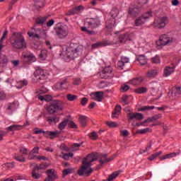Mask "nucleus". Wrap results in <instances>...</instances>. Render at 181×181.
Segmentation results:
<instances>
[{
	"label": "nucleus",
	"mask_w": 181,
	"mask_h": 181,
	"mask_svg": "<svg viewBox=\"0 0 181 181\" xmlns=\"http://www.w3.org/2000/svg\"><path fill=\"white\" fill-rule=\"evenodd\" d=\"M84 24L87 27H81L82 32H86L87 35L92 36L96 35L94 29H97V28L101 26V20L98 17L88 18L84 20Z\"/></svg>",
	"instance_id": "1"
},
{
	"label": "nucleus",
	"mask_w": 181,
	"mask_h": 181,
	"mask_svg": "<svg viewBox=\"0 0 181 181\" xmlns=\"http://www.w3.org/2000/svg\"><path fill=\"white\" fill-rule=\"evenodd\" d=\"M10 43L13 49H16L17 50L26 49V41L21 33H13L10 37Z\"/></svg>",
	"instance_id": "2"
},
{
	"label": "nucleus",
	"mask_w": 181,
	"mask_h": 181,
	"mask_svg": "<svg viewBox=\"0 0 181 181\" xmlns=\"http://www.w3.org/2000/svg\"><path fill=\"white\" fill-rule=\"evenodd\" d=\"M29 37L33 39H46L47 35L46 31L40 28H36V25H34V28H32L31 31L28 32Z\"/></svg>",
	"instance_id": "3"
},
{
	"label": "nucleus",
	"mask_w": 181,
	"mask_h": 181,
	"mask_svg": "<svg viewBox=\"0 0 181 181\" xmlns=\"http://www.w3.org/2000/svg\"><path fill=\"white\" fill-rule=\"evenodd\" d=\"M64 104L60 100H54L51 104L47 106V111L51 115L55 114L56 111H63Z\"/></svg>",
	"instance_id": "4"
},
{
	"label": "nucleus",
	"mask_w": 181,
	"mask_h": 181,
	"mask_svg": "<svg viewBox=\"0 0 181 181\" xmlns=\"http://www.w3.org/2000/svg\"><path fill=\"white\" fill-rule=\"evenodd\" d=\"M94 172V169L91 168L88 163L86 161L82 162L81 166L78 170V175L79 176H85L86 177H88L90 173Z\"/></svg>",
	"instance_id": "5"
},
{
	"label": "nucleus",
	"mask_w": 181,
	"mask_h": 181,
	"mask_svg": "<svg viewBox=\"0 0 181 181\" xmlns=\"http://www.w3.org/2000/svg\"><path fill=\"white\" fill-rule=\"evenodd\" d=\"M33 134L38 135L39 134H43V136L47 138V136H50V139H54V138H57V135L62 134V132L56 130L54 132L50 131H43L42 129H39L37 127L33 129Z\"/></svg>",
	"instance_id": "6"
},
{
	"label": "nucleus",
	"mask_w": 181,
	"mask_h": 181,
	"mask_svg": "<svg viewBox=\"0 0 181 181\" xmlns=\"http://www.w3.org/2000/svg\"><path fill=\"white\" fill-rule=\"evenodd\" d=\"M168 23H169L168 17H158L154 21L153 26L157 29H162V28H165Z\"/></svg>",
	"instance_id": "7"
},
{
	"label": "nucleus",
	"mask_w": 181,
	"mask_h": 181,
	"mask_svg": "<svg viewBox=\"0 0 181 181\" xmlns=\"http://www.w3.org/2000/svg\"><path fill=\"white\" fill-rule=\"evenodd\" d=\"M101 78H112L114 77V72L112 67L106 66L103 69V70L100 74Z\"/></svg>",
	"instance_id": "8"
},
{
	"label": "nucleus",
	"mask_w": 181,
	"mask_h": 181,
	"mask_svg": "<svg viewBox=\"0 0 181 181\" xmlns=\"http://www.w3.org/2000/svg\"><path fill=\"white\" fill-rule=\"evenodd\" d=\"M54 30L58 37L60 39H64V37L69 35V31H67V29H66V28L62 25L57 26L54 28Z\"/></svg>",
	"instance_id": "9"
},
{
	"label": "nucleus",
	"mask_w": 181,
	"mask_h": 181,
	"mask_svg": "<svg viewBox=\"0 0 181 181\" xmlns=\"http://www.w3.org/2000/svg\"><path fill=\"white\" fill-rule=\"evenodd\" d=\"M173 42V40L169 37L163 35L160 37V39L156 41V44L158 47H160V46H166V45H170V43H172Z\"/></svg>",
	"instance_id": "10"
},
{
	"label": "nucleus",
	"mask_w": 181,
	"mask_h": 181,
	"mask_svg": "<svg viewBox=\"0 0 181 181\" xmlns=\"http://www.w3.org/2000/svg\"><path fill=\"white\" fill-rule=\"evenodd\" d=\"M66 56L68 57V59H76V57H78V48H73L69 47L68 49H66Z\"/></svg>",
	"instance_id": "11"
},
{
	"label": "nucleus",
	"mask_w": 181,
	"mask_h": 181,
	"mask_svg": "<svg viewBox=\"0 0 181 181\" xmlns=\"http://www.w3.org/2000/svg\"><path fill=\"white\" fill-rule=\"evenodd\" d=\"M118 39V41L113 42L114 45H124V43H127L128 40H132V38H131V35H129V34L128 33H124L119 35Z\"/></svg>",
	"instance_id": "12"
},
{
	"label": "nucleus",
	"mask_w": 181,
	"mask_h": 181,
	"mask_svg": "<svg viewBox=\"0 0 181 181\" xmlns=\"http://www.w3.org/2000/svg\"><path fill=\"white\" fill-rule=\"evenodd\" d=\"M97 159H98V154L97 153H92L88 154V156L84 158L82 162H86V163H88V165L91 166V163H93V162H95Z\"/></svg>",
	"instance_id": "13"
},
{
	"label": "nucleus",
	"mask_w": 181,
	"mask_h": 181,
	"mask_svg": "<svg viewBox=\"0 0 181 181\" xmlns=\"http://www.w3.org/2000/svg\"><path fill=\"white\" fill-rule=\"evenodd\" d=\"M36 80H45L46 78V75L45 74V71L43 69H37L34 72Z\"/></svg>",
	"instance_id": "14"
},
{
	"label": "nucleus",
	"mask_w": 181,
	"mask_h": 181,
	"mask_svg": "<svg viewBox=\"0 0 181 181\" xmlns=\"http://www.w3.org/2000/svg\"><path fill=\"white\" fill-rule=\"evenodd\" d=\"M112 45H114V42L106 40V41H104L103 42H96L95 44H93L92 48L97 49L98 47H100V46H111Z\"/></svg>",
	"instance_id": "15"
},
{
	"label": "nucleus",
	"mask_w": 181,
	"mask_h": 181,
	"mask_svg": "<svg viewBox=\"0 0 181 181\" xmlns=\"http://www.w3.org/2000/svg\"><path fill=\"white\" fill-rule=\"evenodd\" d=\"M128 63H129V58L127 57H122L121 59L117 63V66L119 69L123 70L124 67H125V64Z\"/></svg>",
	"instance_id": "16"
},
{
	"label": "nucleus",
	"mask_w": 181,
	"mask_h": 181,
	"mask_svg": "<svg viewBox=\"0 0 181 181\" xmlns=\"http://www.w3.org/2000/svg\"><path fill=\"white\" fill-rule=\"evenodd\" d=\"M127 117L129 119H138V121L144 119V115L142 113H129Z\"/></svg>",
	"instance_id": "17"
},
{
	"label": "nucleus",
	"mask_w": 181,
	"mask_h": 181,
	"mask_svg": "<svg viewBox=\"0 0 181 181\" xmlns=\"http://www.w3.org/2000/svg\"><path fill=\"white\" fill-rule=\"evenodd\" d=\"M181 88L180 87H175L173 88L171 91V95L173 97V100H175L176 97H179L181 94Z\"/></svg>",
	"instance_id": "18"
},
{
	"label": "nucleus",
	"mask_w": 181,
	"mask_h": 181,
	"mask_svg": "<svg viewBox=\"0 0 181 181\" xmlns=\"http://www.w3.org/2000/svg\"><path fill=\"white\" fill-rule=\"evenodd\" d=\"M141 12V8L138 6H136L134 8H130L129 10V13L131 15V16H133L135 18V16H138V14Z\"/></svg>",
	"instance_id": "19"
},
{
	"label": "nucleus",
	"mask_w": 181,
	"mask_h": 181,
	"mask_svg": "<svg viewBox=\"0 0 181 181\" xmlns=\"http://www.w3.org/2000/svg\"><path fill=\"white\" fill-rule=\"evenodd\" d=\"M175 72V66H166L164 69L163 76L168 77L172 73Z\"/></svg>",
	"instance_id": "20"
},
{
	"label": "nucleus",
	"mask_w": 181,
	"mask_h": 181,
	"mask_svg": "<svg viewBox=\"0 0 181 181\" xmlns=\"http://www.w3.org/2000/svg\"><path fill=\"white\" fill-rule=\"evenodd\" d=\"M47 177L45 180V181H54L56 179V175L52 170H47Z\"/></svg>",
	"instance_id": "21"
},
{
	"label": "nucleus",
	"mask_w": 181,
	"mask_h": 181,
	"mask_svg": "<svg viewBox=\"0 0 181 181\" xmlns=\"http://www.w3.org/2000/svg\"><path fill=\"white\" fill-rule=\"evenodd\" d=\"M158 76V70L156 69H150L146 73V76L148 78H153Z\"/></svg>",
	"instance_id": "22"
},
{
	"label": "nucleus",
	"mask_w": 181,
	"mask_h": 181,
	"mask_svg": "<svg viewBox=\"0 0 181 181\" xmlns=\"http://www.w3.org/2000/svg\"><path fill=\"white\" fill-rule=\"evenodd\" d=\"M45 5V0H35L34 8L35 9H40V8H43Z\"/></svg>",
	"instance_id": "23"
},
{
	"label": "nucleus",
	"mask_w": 181,
	"mask_h": 181,
	"mask_svg": "<svg viewBox=\"0 0 181 181\" xmlns=\"http://www.w3.org/2000/svg\"><path fill=\"white\" fill-rule=\"evenodd\" d=\"M93 95L96 101H103V98L104 97V92L98 91L93 93Z\"/></svg>",
	"instance_id": "24"
},
{
	"label": "nucleus",
	"mask_w": 181,
	"mask_h": 181,
	"mask_svg": "<svg viewBox=\"0 0 181 181\" xmlns=\"http://www.w3.org/2000/svg\"><path fill=\"white\" fill-rule=\"evenodd\" d=\"M115 23V20L114 18H110L106 21V28L111 30L114 28V24Z\"/></svg>",
	"instance_id": "25"
},
{
	"label": "nucleus",
	"mask_w": 181,
	"mask_h": 181,
	"mask_svg": "<svg viewBox=\"0 0 181 181\" xmlns=\"http://www.w3.org/2000/svg\"><path fill=\"white\" fill-rule=\"evenodd\" d=\"M145 23V21L142 16L137 18L134 21V26H142Z\"/></svg>",
	"instance_id": "26"
},
{
	"label": "nucleus",
	"mask_w": 181,
	"mask_h": 181,
	"mask_svg": "<svg viewBox=\"0 0 181 181\" xmlns=\"http://www.w3.org/2000/svg\"><path fill=\"white\" fill-rule=\"evenodd\" d=\"M68 124H69V119H66L63 120L58 125L59 129H60L61 131H63V129H64V128H66V127H67Z\"/></svg>",
	"instance_id": "27"
},
{
	"label": "nucleus",
	"mask_w": 181,
	"mask_h": 181,
	"mask_svg": "<svg viewBox=\"0 0 181 181\" xmlns=\"http://www.w3.org/2000/svg\"><path fill=\"white\" fill-rule=\"evenodd\" d=\"M23 126H21L19 124H13L7 128V131H19V129H22Z\"/></svg>",
	"instance_id": "28"
},
{
	"label": "nucleus",
	"mask_w": 181,
	"mask_h": 181,
	"mask_svg": "<svg viewBox=\"0 0 181 181\" xmlns=\"http://www.w3.org/2000/svg\"><path fill=\"white\" fill-rule=\"evenodd\" d=\"M46 21H47V16L38 17L35 19V23L36 25H43Z\"/></svg>",
	"instance_id": "29"
},
{
	"label": "nucleus",
	"mask_w": 181,
	"mask_h": 181,
	"mask_svg": "<svg viewBox=\"0 0 181 181\" xmlns=\"http://www.w3.org/2000/svg\"><path fill=\"white\" fill-rule=\"evenodd\" d=\"M137 62H139L141 66H145V64L147 63L146 58L144 55L139 56L137 58Z\"/></svg>",
	"instance_id": "30"
},
{
	"label": "nucleus",
	"mask_w": 181,
	"mask_h": 181,
	"mask_svg": "<svg viewBox=\"0 0 181 181\" xmlns=\"http://www.w3.org/2000/svg\"><path fill=\"white\" fill-rule=\"evenodd\" d=\"M1 61H0V64L1 66V67H5V66H6V64H8V62H9V60L8 59V57L5 56V55H2L1 57Z\"/></svg>",
	"instance_id": "31"
},
{
	"label": "nucleus",
	"mask_w": 181,
	"mask_h": 181,
	"mask_svg": "<svg viewBox=\"0 0 181 181\" xmlns=\"http://www.w3.org/2000/svg\"><path fill=\"white\" fill-rule=\"evenodd\" d=\"M180 152L168 153V154L163 156L161 159H163H163H170V158H175V156H177V155H180Z\"/></svg>",
	"instance_id": "32"
},
{
	"label": "nucleus",
	"mask_w": 181,
	"mask_h": 181,
	"mask_svg": "<svg viewBox=\"0 0 181 181\" xmlns=\"http://www.w3.org/2000/svg\"><path fill=\"white\" fill-rule=\"evenodd\" d=\"M117 156V155H113L112 156H110L109 158L103 160V159H100L99 162L101 165H103V163H108V162H111L112 161L113 159H115V157Z\"/></svg>",
	"instance_id": "33"
},
{
	"label": "nucleus",
	"mask_w": 181,
	"mask_h": 181,
	"mask_svg": "<svg viewBox=\"0 0 181 181\" xmlns=\"http://www.w3.org/2000/svg\"><path fill=\"white\" fill-rule=\"evenodd\" d=\"M25 59L28 63H33V62L36 61V57L33 56V54H27L25 55Z\"/></svg>",
	"instance_id": "34"
},
{
	"label": "nucleus",
	"mask_w": 181,
	"mask_h": 181,
	"mask_svg": "<svg viewBox=\"0 0 181 181\" xmlns=\"http://www.w3.org/2000/svg\"><path fill=\"white\" fill-rule=\"evenodd\" d=\"M83 145V142L80 144L74 143L71 146L70 150L72 151V152H76V151H78V148Z\"/></svg>",
	"instance_id": "35"
},
{
	"label": "nucleus",
	"mask_w": 181,
	"mask_h": 181,
	"mask_svg": "<svg viewBox=\"0 0 181 181\" xmlns=\"http://www.w3.org/2000/svg\"><path fill=\"white\" fill-rule=\"evenodd\" d=\"M60 119V117H57V116H54V117H47V122H49V124H52V122H59Z\"/></svg>",
	"instance_id": "36"
},
{
	"label": "nucleus",
	"mask_w": 181,
	"mask_h": 181,
	"mask_svg": "<svg viewBox=\"0 0 181 181\" xmlns=\"http://www.w3.org/2000/svg\"><path fill=\"white\" fill-rule=\"evenodd\" d=\"M28 85V81L23 80V81H20L17 82V84L16 85V87L17 88H22L23 87H25V86Z\"/></svg>",
	"instance_id": "37"
},
{
	"label": "nucleus",
	"mask_w": 181,
	"mask_h": 181,
	"mask_svg": "<svg viewBox=\"0 0 181 181\" xmlns=\"http://www.w3.org/2000/svg\"><path fill=\"white\" fill-rule=\"evenodd\" d=\"M2 168L4 169H13V168H15V163H6L4 164H2Z\"/></svg>",
	"instance_id": "38"
},
{
	"label": "nucleus",
	"mask_w": 181,
	"mask_h": 181,
	"mask_svg": "<svg viewBox=\"0 0 181 181\" xmlns=\"http://www.w3.org/2000/svg\"><path fill=\"white\" fill-rule=\"evenodd\" d=\"M38 100H40L41 101H51L52 96L48 95H45L44 96L40 95L38 96Z\"/></svg>",
	"instance_id": "39"
},
{
	"label": "nucleus",
	"mask_w": 181,
	"mask_h": 181,
	"mask_svg": "<svg viewBox=\"0 0 181 181\" xmlns=\"http://www.w3.org/2000/svg\"><path fill=\"white\" fill-rule=\"evenodd\" d=\"M31 175L33 179H40V174L37 173V170L35 168H33Z\"/></svg>",
	"instance_id": "40"
},
{
	"label": "nucleus",
	"mask_w": 181,
	"mask_h": 181,
	"mask_svg": "<svg viewBox=\"0 0 181 181\" xmlns=\"http://www.w3.org/2000/svg\"><path fill=\"white\" fill-rule=\"evenodd\" d=\"M79 122L82 127H84L86 125V124H87V117L80 116L79 117Z\"/></svg>",
	"instance_id": "41"
},
{
	"label": "nucleus",
	"mask_w": 181,
	"mask_h": 181,
	"mask_svg": "<svg viewBox=\"0 0 181 181\" xmlns=\"http://www.w3.org/2000/svg\"><path fill=\"white\" fill-rule=\"evenodd\" d=\"M141 18L144 19L145 22H146V19H149V18H152V11H148L141 16Z\"/></svg>",
	"instance_id": "42"
},
{
	"label": "nucleus",
	"mask_w": 181,
	"mask_h": 181,
	"mask_svg": "<svg viewBox=\"0 0 181 181\" xmlns=\"http://www.w3.org/2000/svg\"><path fill=\"white\" fill-rule=\"evenodd\" d=\"M148 90L145 87L138 88L135 90V93L137 94H144V93H146Z\"/></svg>",
	"instance_id": "43"
},
{
	"label": "nucleus",
	"mask_w": 181,
	"mask_h": 181,
	"mask_svg": "<svg viewBox=\"0 0 181 181\" xmlns=\"http://www.w3.org/2000/svg\"><path fill=\"white\" fill-rule=\"evenodd\" d=\"M62 158L65 160H69V158H73L74 156V154L73 153H62Z\"/></svg>",
	"instance_id": "44"
},
{
	"label": "nucleus",
	"mask_w": 181,
	"mask_h": 181,
	"mask_svg": "<svg viewBox=\"0 0 181 181\" xmlns=\"http://www.w3.org/2000/svg\"><path fill=\"white\" fill-rule=\"evenodd\" d=\"M160 155H162V151H159L152 154L150 157H148V160H153V159H156V158H158V156H159Z\"/></svg>",
	"instance_id": "45"
},
{
	"label": "nucleus",
	"mask_w": 181,
	"mask_h": 181,
	"mask_svg": "<svg viewBox=\"0 0 181 181\" xmlns=\"http://www.w3.org/2000/svg\"><path fill=\"white\" fill-rule=\"evenodd\" d=\"M140 83H142V79L139 78H136L133 80H132V84L133 86H139Z\"/></svg>",
	"instance_id": "46"
},
{
	"label": "nucleus",
	"mask_w": 181,
	"mask_h": 181,
	"mask_svg": "<svg viewBox=\"0 0 181 181\" xmlns=\"http://www.w3.org/2000/svg\"><path fill=\"white\" fill-rule=\"evenodd\" d=\"M155 106H143L139 108V111H149V110H153Z\"/></svg>",
	"instance_id": "47"
},
{
	"label": "nucleus",
	"mask_w": 181,
	"mask_h": 181,
	"mask_svg": "<svg viewBox=\"0 0 181 181\" xmlns=\"http://www.w3.org/2000/svg\"><path fill=\"white\" fill-rule=\"evenodd\" d=\"M66 98L68 101H74V100H77V95L73 94H67Z\"/></svg>",
	"instance_id": "48"
},
{
	"label": "nucleus",
	"mask_w": 181,
	"mask_h": 181,
	"mask_svg": "<svg viewBox=\"0 0 181 181\" xmlns=\"http://www.w3.org/2000/svg\"><path fill=\"white\" fill-rule=\"evenodd\" d=\"M47 168V163H42L40 165H36L34 168H35L37 170H42V169H46Z\"/></svg>",
	"instance_id": "49"
},
{
	"label": "nucleus",
	"mask_w": 181,
	"mask_h": 181,
	"mask_svg": "<svg viewBox=\"0 0 181 181\" xmlns=\"http://www.w3.org/2000/svg\"><path fill=\"white\" fill-rule=\"evenodd\" d=\"M106 124L109 128H117V127H118V123L115 122H107Z\"/></svg>",
	"instance_id": "50"
},
{
	"label": "nucleus",
	"mask_w": 181,
	"mask_h": 181,
	"mask_svg": "<svg viewBox=\"0 0 181 181\" xmlns=\"http://www.w3.org/2000/svg\"><path fill=\"white\" fill-rule=\"evenodd\" d=\"M149 131H151L150 128H146L142 129H138L136 132V134H146V132H149Z\"/></svg>",
	"instance_id": "51"
},
{
	"label": "nucleus",
	"mask_w": 181,
	"mask_h": 181,
	"mask_svg": "<svg viewBox=\"0 0 181 181\" xmlns=\"http://www.w3.org/2000/svg\"><path fill=\"white\" fill-rule=\"evenodd\" d=\"M40 59H46L47 57V50L46 49H42L41 50V52L40 54Z\"/></svg>",
	"instance_id": "52"
},
{
	"label": "nucleus",
	"mask_w": 181,
	"mask_h": 181,
	"mask_svg": "<svg viewBox=\"0 0 181 181\" xmlns=\"http://www.w3.org/2000/svg\"><path fill=\"white\" fill-rule=\"evenodd\" d=\"M71 173V169L67 168L62 171V176L63 177H66L67 175H70Z\"/></svg>",
	"instance_id": "53"
},
{
	"label": "nucleus",
	"mask_w": 181,
	"mask_h": 181,
	"mask_svg": "<svg viewBox=\"0 0 181 181\" xmlns=\"http://www.w3.org/2000/svg\"><path fill=\"white\" fill-rule=\"evenodd\" d=\"M151 62L155 64H158V63H160V58H159V57L156 55V57L151 59Z\"/></svg>",
	"instance_id": "54"
},
{
	"label": "nucleus",
	"mask_w": 181,
	"mask_h": 181,
	"mask_svg": "<svg viewBox=\"0 0 181 181\" xmlns=\"http://www.w3.org/2000/svg\"><path fill=\"white\" fill-rule=\"evenodd\" d=\"M76 13H77V12H76V10L74 8H72L69 11H68L65 15L66 16H71V15H76Z\"/></svg>",
	"instance_id": "55"
},
{
	"label": "nucleus",
	"mask_w": 181,
	"mask_h": 181,
	"mask_svg": "<svg viewBox=\"0 0 181 181\" xmlns=\"http://www.w3.org/2000/svg\"><path fill=\"white\" fill-rule=\"evenodd\" d=\"M68 126L70 127V128L77 129V124H76V123H74V122L70 121V119H69Z\"/></svg>",
	"instance_id": "56"
},
{
	"label": "nucleus",
	"mask_w": 181,
	"mask_h": 181,
	"mask_svg": "<svg viewBox=\"0 0 181 181\" xmlns=\"http://www.w3.org/2000/svg\"><path fill=\"white\" fill-rule=\"evenodd\" d=\"M18 162H25L26 159L23 156H17L14 157Z\"/></svg>",
	"instance_id": "57"
},
{
	"label": "nucleus",
	"mask_w": 181,
	"mask_h": 181,
	"mask_svg": "<svg viewBox=\"0 0 181 181\" xmlns=\"http://www.w3.org/2000/svg\"><path fill=\"white\" fill-rule=\"evenodd\" d=\"M110 13L112 15V18H115V16H117L118 15V9L116 8H114L110 12Z\"/></svg>",
	"instance_id": "58"
},
{
	"label": "nucleus",
	"mask_w": 181,
	"mask_h": 181,
	"mask_svg": "<svg viewBox=\"0 0 181 181\" xmlns=\"http://www.w3.org/2000/svg\"><path fill=\"white\" fill-rule=\"evenodd\" d=\"M90 137L91 139H93V141H95V139H97L98 138V136L97 135V132H93L90 133Z\"/></svg>",
	"instance_id": "59"
},
{
	"label": "nucleus",
	"mask_w": 181,
	"mask_h": 181,
	"mask_svg": "<svg viewBox=\"0 0 181 181\" xmlns=\"http://www.w3.org/2000/svg\"><path fill=\"white\" fill-rule=\"evenodd\" d=\"M74 9L75 10V12L78 13V12H80L81 11H84V7L83 6H75Z\"/></svg>",
	"instance_id": "60"
},
{
	"label": "nucleus",
	"mask_w": 181,
	"mask_h": 181,
	"mask_svg": "<svg viewBox=\"0 0 181 181\" xmlns=\"http://www.w3.org/2000/svg\"><path fill=\"white\" fill-rule=\"evenodd\" d=\"M122 103L124 104V105H127L128 104V96L124 95L122 98Z\"/></svg>",
	"instance_id": "61"
},
{
	"label": "nucleus",
	"mask_w": 181,
	"mask_h": 181,
	"mask_svg": "<svg viewBox=\"0 0 181 181\" xmlns=\"http://www.w3.org/2000/svg\"><path fill=\"white\" fill-rule=\"evenodd\" d=\"M153 121H157V119H160L162 118V114L155 115L154 116L151 117Z\"/></svg>",
	"instance_id": "62"
},
{
	"label": "nucleus",
	"mask_w": 181,
	"mask_h": 181,
	"mask_svg": "<svg viewBox=\"0 0 181 181\" xmlns=\"http://www.w3.org/2000/svg\"><path fill=\"white\" fill-rule=\"evenodd\" d=\"M108 85L107 84V82H104V81H101L99 83V88H105V87H107Z\"/></svg>",
	"instance_id": "63"
},
{
	"label": "nucleus",
	"mask_w": 181,
	"mask_h": 181,
	"mask_svg": "<svg viewBox=\"0 0 181 181\" xmlns=\"http://www.w3.org/2000/svg\"><path fill=\"white\" fill-rule=\"evenodd\" d=\"M129 88H130V87L128 85H122L121 86V90H122L124 93H125V91H128Z\"/></svg>",
	"instance_id": "64"
}]
</instances>
